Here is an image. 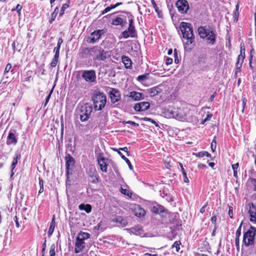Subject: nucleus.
I'll use <instances>...</instances> for the list:
<instances>
[{
	"instance_id": "4d7b16f0",
	"label": "nucleus",
	"mask_w": 256,
	"mask_h": 256,
	"mask_svg": "<svg viewBox=\"0 0 256 256\" xmlns=\"http://www.w3.org/2000/svg\"><path fill=\"white\" fill-rule=\"evenodd\" d=\"M242 111H244V108L246 106V103L247 102L246 98V97L242 96Z\"/></svg>"
},
{
	"instance_id": "a19ab883",
	"label": "nucleus",
	"mask_w": 256,
	"mask_h": 256,
	"mask_svg": "<svg viewBox=\"0 0 256 256\" xmlns=\"http://www.w3.org/2000/svg\"><path fill=\"white\" fill-rule=\"evenodd\" d=\"M56 246L54 244H52L50 246V248L49 252L50 256H56Z\"/></svg>"
},
{
	"instance_id": "de8ad7c7",
	"label": "nucleus",
	"mask_w": 256,
	"mask_h": 256,
	"mask_svg": "<svg viewBox=\"0 0 256 256\" xmlns=\"http://www.w3.org/2000/svg\"><path fill=\"white\" fill-rule=\"evenodd\" d=\"M148 74H142V75L138 76V78H137V80L138 81L144 80H146V79L147 75H148Z\"/></svg>"
},
{
	"instance_id": "c756f323",
	"label": "nucleus",
	"mask_w": 256,
	"mask_h": 256,
	"mask_svg": "<svg viewBox=\"0 0 256 256\" xmlns=\"http://www.w3.org/2000/svg\"><path fill=\"white\" fill-rule=\"evenodd\" d=\"M21 155L20 153H18L16 154V156L13 158L12 164H11V169L12 171L16 168L18 164V160H20Z\"/></svg>"
},
{
	"instance_id": "72a5a7b5",
	"label": "nucleus",
	"mask_w": 256,
	"mask_h": 256,
	"mask_svg": "<svg viewBox=\"0 0 256 256\" xmlns=\"http://www.w3.org/2000/svg\"><path fill=\"white\" fill-rule=\"evenodd\" d=\"M178 164L179 166H180V168H181V170H182V176H183V178H184V182H186V183H188L189 182V180L187 176V174H186V172L183 166V165L181 163V162H178Z\"/></svg>"
},
{
	"instance_id": "bb28decb",
	"label": "nucleus",
	"mask_w": 256,
	"mask_h": 256,
	"mask_svg": "<svg viewBox=\"0 0 256 256\" xmlns=\"http://www.w3.org/2000/svg\"><path fill=\"white\" fill-rule=\"evenodd\" d=\"M142 94L137 92H132L130 93L129 96L134 100H138L142 98Z\"/></svg>"
},
{
	"instance_id": "7ed1b4c3",
	"label": "nucleus",
	"mask_w": 256,
	"mask_h": 256,
	"mask_svg": "<svg viewBox=\"0 0 256 256\" xmlns=\"http://www.w3.org/2000/svg\"><path fill=\"white\" fill-rule=\"evenodd\" d=\"M94 108L96 110H100L106 106V96L103 92L96 91L92 96Z\"/></svg>"
},
{
	"instance_id": "f3484780",
	"label": "nucleus",
	"mask_w": 256,
	"mask_h": 256,
	"mask_svg": "<svg viewBox=\"0 0 256 256\" xmlns=\"http://www.w3.org/2000/svg\"><path fill=\"white\" fill-rule=\"evenodd\" d=\"M86 247V244L80 239L76 238L74 245V252L76 254L84 250Z\"/></svg>"
},
{
	"instance_id": "c9c22d12",
	"label": "nucleus",
	"mask_w": 256,
	"mask_h": 256,
	"mask_svg": "<svg viewBox=\"0 0 256 256\" xmlns=\"http://www.w3.org/2000/svg\"><path fill=\"white\" fill-rule=\"evenodd\" d=\"M118 154L121 156L122 158L124 160L128 166V167L130 170L132 169V166L130 161V160L126 158L120 152H118Z\"/></svg>"
},
{
	"instance_id": "ddd939ff",
	"label": "nucleus",
	"mask_w": 256,
	"mask_h": 256,
	"mask_svg": "<svg viewBox=\"0 0 256 256\" xmlns=\"http://www.w3.org/2000/svg\"><path fill=\"white\" fill-rule=\"evenodd\" d=\"M248 206L249 209L248 212L250 217V220L254 224H256V204L250 202L249 203Z\"/></svg>"
},
{
	"instance_id": "a211bd4d",
	"label": "nucleus",
	"mask_w": 256,
	"mask_h": 256,
	"mask_svg": "<svg viewBox=\"0 0 256 256\" xmlns=\"http://www.w3.org/2000/svg\"><path fill=\"white\" fill-rule=\"evenodd\" d=\"M88 176L90 178V182L92 183L96 184L98 182L99 177L95 168H90L88 172Z\"/></svg>"
},
{
	"instance_id": "dca6fc26",
	"label": "nucleus",
	"mask_w": 256,
	"mask_h": 256,
	"mask_svg": "<svg viewBox=\"0 0 256 256\" xmlns=\"http://www.w3.org/2000/svg\"><path fill=\"white\" fill-rule=\"evenodd\" d=\"M150 103L147 102H142L136 103L134 106V109L137 112H142L147 110L150 108Z\"/></svg>"
},
{
	"instance_id": "680f3d73",
	"label": "nucleus",
	"mask_w": 256,
	"mask_h": 256,
	"mask_svg": "<svg viewBox=\"0 0 256 256\" xmlns=\"http://www.w3.org/2000/svg\"><path fill=\"white\" fill-rule=\"evenodd\" d=\"M63 42V40L62 38H60L58 39V44L57 46L56 47V48H58V50H60L61 44Z\"/></svg>"
},
{
	"instance_id": "6ab92c4d",
	"label": "nucleus",
	"mask_w": 256,
	"mask_h": 256,
	"mask_svg": "<svg viewBox=\"0 0 256 256\" xmlns=\"http://www.w3.org/2000/svg\"><path fill=\"white\" fill-rule=\"evenodd\" d=\"M133 212L134 215L138 218H142L145 216L146 212L144 208H142L139 204L136 205L133 210Z\"/></svg>"
},
{
	"instance_id": "603ef678",
	"label": "nucleus",
	"mask_w": 256,
	"mask_h": 256,
	"mask_svg": "<svg viewBox=\"0 0 256 256\" xmlns=\"http://www.w3.org/2000/svg\"><path fill=\"white\" fill-rule=\"evenodd\" d=\"M174 62L178 64L179 62L176 49L174 50Z\"/></svg>"
},
{
	"instance_id": "b1692460",
	"label": "nucleus",
	"mask_w": 256,
	"mask_h": 256,
	"mask_svg": "<svg viewBox=\"0 0 256 256\" xmlns=\"http://www.w3.org/2000/svg\"><path fill=\"white\" fill-rule=\"evenodd\" d=\"M17 142L18 140L14 134L12 132H10L7 137L6 144L8 145L14 144H15L17 143Z\"/></svg>"
},
{
	"instance_id": "cd10ccee",
	"label": "nucleus",
	"mask_w": 256,
	"mask_h": 256,
	"mask_svg": "<svg viewBox=\"0 0 256 256\" xmlns=\"http://www.w3.org/2000/svg\"><path fill=\"white\" fill-rule=\"evenodd\" d=\"M90 236V234L88 232H80L76 238L83 242H84V240L89 238Z\"/></svg>"
},
{
	"instance_id": "2f4dec72",
	"label": "nucleus",
	"mask_w": 256,
	"mask_h": 256,
	"mask_svg": "<svg viewBox=\"0 0 256 256\" xmlns=\"http://www.w3.org/2000/svg\"><path fill=\"white\" fill-rule=\"evenodd\" d=\"M55 226H56L55 218H54V217L52 218V221L50 222L49 230H48V236H50L54 232Z\"/></svg>"
},
{
	"instance_id": "e433bc0d",
	"label": "nucleus",
	"mask_w": 256,
	"mask_h": 256,
	"mask_svg": "<svg viewBox=\"0 0 256 256\" xmlns=\"http://www.w3.org/2000/svg\"><path fill=\"white\" fill-rule=\"evenodd\" d=\"M152 6H153L155 10V11L158 14V18H161V16H162V12H160V10L159 8L157 6V5H156V3L155 2L154 0H152Z\"/></svg>"
},
{
	"instance_id": "c85d7f7f",
	"label": "nucleus",
	"mask_w": 256,
	"mask_h": 256,
	"mask_svg": "<svg viewBox=\"0 0 256 256\" xmlns=\"http://www.w3.org/2000/svg\"><path fill=\"white\" fill-rule=\"evenodd\" d=\"M78 208L80 210H84L87 213H90L92 211V207L90 204H82L79 205Z\"/></svg>"
},
{
	"instance_id": "412c9836",
	"label": "nucleus",
	"mask_w": 256,
	"mask_h": 256,
	"mask_svg": "<svg viewBox=\"0 0 256 256\" xmlns=\"http://www.w3.org/2000/svg\"><path fill=\"white\" fill-rule=\"evenodd\" d=\"M152 212L156 214L166 212V210L162 205L156 204L152 208Z\"/></svg>"
},
{
	"instance_id": "9d476101",
	"label": "nucleus",
	"mask_w": 256,
	"mask_h": 256,
	"mask_svg": "<svg viewBox=\"0 0 256 256\" xmlns=\"http://www.w3.org/2000/svg\"><path fill=\"white\" fill-rule=\"evenodd\" d=\"M176 6L178 12L181 14L186 13L189 8V5L186 0H178Z\"/></svg>"
},
{
	"instance_id": "3c124183",
	"label": "nucleus",
	"mask_w": 256,
	"mask_h": 256,
	"mask_svg": "<svg viewBox=\"0 0 256 256\" xmlns=\"http://www.w3.org/2000/svg\"><path fill=\"white\" fill-rule=\"evenodd\" d=\"M97 160L98 162L100 161L106 160V159L104 158L103 153H100L98 154L97 157Z\"/></svg>"
},
{
	"instance_id": "393cba45",
	"label": "nucleus",
	"mask_w": 256,
	"mask_h": 256,
	"mask_svg": "<svg viewBox=\"0 0 256 256\" xmlns=\"http://www.w3.org/2000/svg\"><path fill=\"white\" fill-rule=\"evenodd\" d=\"M173 114L174 117L179 120L182 121L185 119V116L180 110H178L176 112H174Z\"/></svg>"
},
{
	"instance_id": "79ce46f5",
	"label": "nucleus",
	"mask_w": 256,
	"mask_h": 256,
	"mask_svg": "<svg viewBox=\"0 0 256 256\" xmlns=\"http://www.w3.org/2000/svg\"><path fill=\"white\" fill-rule=\"evenodd\" d=\"M181 244V242L180 240L176 241L173 245L172 246V248H176V251L178 252L180 250V245Z\"/></svg>"
},
{
	"instance_id": "f704fd0d",
	"label": "nucleus",
	"mask_w": 256,
	"mask_h": 256,
	"mask_svg": "<svg viewBox=\"0 0 256 256\" xmlns=\"http://www.w3.org/2000/svg\"><path fill=\"white\" fill-rule=\"evenodd\" d=\"M196 156L200 158H204V156H206L208 158H211L212 156L210 154L206 151H203L199 152L198 154H196Z\"/></svg>"
},
{
	"instance_id": "8fccbe9b",
	"label": "nucleus",
	"mask_w": 256,
	"mask_h": 256,
	"mask_svg": "<svg viewBox=\"0 0 256 256\" xmlns=\"http://www.w3.org/2000/svg\"><path fill=\"white\" fill-rule=\"evenodd\" d=\"M122 123L124 124H132V126H136V127H138L139 126L138 124L134 122H132V121H130V120L124 121V122H122Z\"/></svg>"
},
{
	"instance_id": "20e7f679",
	"label": "nucleus",
	"mask_w": 256,
	"mask_h": 256,
	"mask_svg": "<svg viewBox=\"0 0 256 256\" xmlns=\"http://www.w3.org/2000/svg\"><path fill=\"white\" fill-rule=\"evenodd\" d=\"M128 27L123 31L120 34V38H128L129 37L135 38L137 36V32L134 24V16L128 12Z\"/></svg>"
},
{
	"instance_id": "6e6552de",
	"label": "nucleus",
	"mask_w": 256,
	"mask_h": 256,
	"mask_svg": "<svg viewBox=\"0 0 256 256\" xmlns=\"http://www.w3.org/2000/svg\"><path fill=\"white\" fill-rule=\"evenodd\" d=\"M104 32L105 31L103 29L94 30L90 34V36L86 38V42L89 44H95L98 42Z\"/></svg>"
},
{
	"instance_id": "052dcab7",
	"label": "nucleus",
	"mask_w": 256,
	"mask_h": 256,
	"mask_svg": "<svg viewBox=\"0 0 256 256\" xmlns=\"http://www.w3.org/2000/svg\"><path fill=\"white\" fill-rule=\"evenodd\" d=\"M63 42V40L62 38H60L58 39V44L57 46L56 47V48H58V50H60L61 44Z\"/></svg>"
},
{
	"instance_id": "9b49d317",
	"label": "nucleus",
	"mask_w": 256,
	"mask_h": 256,
	"mask_svg": "<svg viewBox=\"0 0 256 256\" xmlns=\"http://www.w3.org/2000/svg\"><path fill=\"white\" fill-rule=\"evenodd\" d=\"M110 90L108 92L111 102L114 104L121 98V94L118 90L110 88Z\"/></svg>"
},
{
	"instance_id": "69168bd1",
	"label": "nucleus",
	"mask_w": 256,
	"mask_h": 256,
	"mask_svg": "<svg viewBox=\"0 0 256 256\" xmlns=\"http://www.w3.org/2000/svg\"><path fill=\"white\" fill-rule=\"evenodd\" d=\"M14 222H16V228H19L20 226V224L18 221V218L16 216L14 218Z\"/></svg>"
},
{
	"instance_id": "7c9ffc66",
	"label": "nucleus",
	"mask_w": 256,
	"mask_h": 256,
	"mask_svg": "<svg viewBox=\"0 0 256 256\" xmlns=\"http://www.w3.org/2000/svg\"><path fill=\"white\" fill-rule=\"evenodd\" d=\"M17 67V66L16 65L14 66L13 68H12V64H10V63H8L6 68H5V69H4V75H6V74H8L10 71V72L12 73V74H14V70L15 68Z\"/></svg>"
},
{
	"instance_id": "f8f14e48",
	"label": "nucleus",
	"mask_w": 256,
	"mask_h": 256,
	"mask_svg": "<svg viewBox=\"0 0 256 256\" xmlns=\"http://www.w3.org/2000/svg\"><path fill=\"white\" fill-rule=\"evenodd\" d=\"M65 160L66 176L67 178H68L70 167L71 166H73L74 165L75 160L74 158L70 154H66Z\"/></svg>"
},
{
	"instance_id": "4c0bfd02",
	"label": "nucleus",
	"mask_w": 256,
	"mask_h": 256,
	"mask_svg": "<svg viewBox=\"0 0 256 256\" xmlns=\"http://www.w3.org/2000/svg\"><path fill=\"white\" fill-rule=\"evenodd\" d=\"M120 192L122 194L127 196L129 198H131L132 196V193L130 192L128 189L121 188Z\"/></svg>"
},
{
	"instance_id": "473e14b6",
	"label": "nucleus",
	"mask_w": 256,
	"mask_h": 256,
	"mask_svg": "<svg viewBox=\"0 0 256 256\" xmlns=\"http://www.w3.org/2000/svg\"><path fill=\"white\" fill-rule=\"evenodd\" d=\"M98 164L100 166V170L104 172H107L108 164L106 160L100 161L98 162Z\"/></svg>"
},
{
	"instance_id": "37998d69",
	"label": "nucleus",
	"mask_w": 256,
	"mask_h": 256,
	"mask_svg": "<svg viewBox=\"0 0 256 256\" xmlns=\"http://www.w3.org/2000/svg\"><path fill=\"white\" fill-rule=\"evenodd\" d=\"M172 161L170 158H167L164 161V166L167 169H170L172 167Z\"/></svg>"
},
{
	"instance_id": "13d9d810",
	"label": "nucleus",
	"mask_w": 256,
	"mask_h": 256,
	"mask_svg": "<svg viewBox=\"0 0 256 256\" xmlns=\"http://www.w3.org/2000/svg\"><path fill=\"white\" fill-rule=\"evenodd\" d=\"M57 15L53 14L52 12L51 14L50 18L48 20L50 24H52L55 20Z\"/></svg>"
},
{
	"instance_id": "f257e3e1",
	"label": "nucleus",
	"mask_w": 256,
	"mask_h": 256,
	"mask_svg": "<svg viewBox=\"0 0 256 256\" xmlns=\"http://www.w3.org/2000/svg\"><path fill=\"white\" fill-rule=\"evenodd\" d=\"M180 28L182 38L186 40L184 42V48L186 50L190 52L196 44L192 26L190 23L182 22L180 23Z\"/></svg>"
},
{
	"instance_id": "4468645a",
	"label": "nucleus",
	"mask_w": 256,
	"mask_h": 256,
	"mask_svg": "<svg viewBox=\"0 0 256 256\" xmlns=\"http://www.w3.org/2000/svg\"><path fill=\"white\" fill-rule=\"evenodd\" d=\"M130 233L136 236H143L144 235V232L142 227L140 225H136L128 230Z\"/></svg>"
},
{
	"instance_id": "e2e57ef3",
	"label": "nucleus",
	"mask_w": 256,
	"mask_h": 256,
	"mask_svg": "<svg viewBox=\"0 0 256 256\" xmlns=\"http://www.w3.org/2000/svg\"><path fill=\"white\" fill-rule=\"evenodd\" d=\"M172 58L166 57V65H169L172 64Z\"/></svg>"
},
{
	"instance_id": "774afa93",
	"label": "nucleus",
	"mask_w": 256,
	"mask_h": 256,
	"mask_svg": "<svg viewBox=\"0 0 256 256\" xmlns=\"http://www.w3.org/2000/svg\"><path fill=\"white\" fill-rule=\"evenodd\" d=\"M110 10H110V6H108L105 9H104L102 11L101 14H106V12H110Z\"/></svg>"
},
{
	"instance_id": "0eeeda50",
	"label": "nucleus",
	"mask_w": 256,
	"mask_h": 256,
	"mask_svg": "<svg viewBox=\"0 0 256 256\" xmlns=\"http://www.w3.org/2000/svg\"><path fill=\"white\" fill-rule=\"evenodd\" d=\"M256 233V228L251 226L250 229L244 234L242 242L246 246H248L254 244Z\"/></svg>"
},
{
	"instance_id": "864d4df0",
	"label": "nucleus",
	"mask_w": 256,
	"mask_h": 256,
	"mask_svg": "<svg viewBox=\"0 0 256 256\" xmlns=\"http://www.w3.org/2000/svg\"><path fill=\"white\" fill-rule=\"evenodd\" d=\"M232 211H233V208L232 206H228V216H230V218H233V212H232Z\"/></svg>"
},
{
	"instance_id": "a878e982",
	"label": "nucleus",
	"mask_w": 256,
	"mask_h": 256,
	"mask_svg": "<svg viewBox=\"0 0 256 256\" xmlns=\"http://www.w3.org/2000/svg\"><path fill=\"white\" fill-rule=\"evenodd\" d=\"M244 53L242 54V50H240V54L238 56L237 62L236 63V67L238 69H240L242 66L244 60Z\"/></svg>"
},
{
	"instance_id": "338daca9",
	"label": "nucleus",
	"mask_w": 256,
	"mask_h": 256,
	"mask_svg": "<svg viewBox=\"0 0 256 256\" xmlns=\"http://www.w3.org/2000/svg\"><path fill=\"white\" fill-rule=\"evenodd\" d=\"M239 166V164L238 162L232 164V168L233 170V171H237L238 168Z\"/></svg>"
},
{
	"instance_id": "4be33fe9",
	"label": "nucleus",
	"mask_w": 256,
	"mask_h": 256,
	"mask_svg": "<svg viewBox=\"0 0 256 256\" xmlns=\"http://www.w3.org/2000/svg\"><path fill=\"white\" fill-rule=\"evenodd\" d=\"M160 86L152 87L150 90V94L151 97L154 96L162 93V90Z\"/></svg>"
},
{
	"instance_id": "2eb2a0df",
	"label": "nucleus",
	"mask_w": 256,
	"mask_h": 256,
	"mask_svg": "<svg viewBox=\"0 0 256 256\" xmlns=\"http://www.w3.org/2000/svg\"><path fill=\"white\" fill-rule=\"evenodd\" d=\"M92 47H81L80 50L79 56L82 58H86L92 56Z\"/></svg>"
},
{
	"instance_id": "39448f33",
	"label": "nucleus",
	"mask_w": 256,
	"mask_h": 256,
	"mask_svg": "<svg viewBox=\"0 0 256 256\" xmlns=\"http://www.w3.org/2000/svg\"><path fill=\"white\" fill-rule=\"evenodd\" d=\"M108 52L102 47L96 45L92 46V56H94V60L104 61L108 58Z\"/></svg>"
},
{
	"instance_id": "c03bdc74",
	"label": "nucleus",
	"mask_w": 256,
	"mask_h": 256,
	"mask_svg": "<svg viewBox=\"0 0 256 256\" xmlns=\"http://www.w3.org/2000/svg\"><path fill=\"white\" fill-rule=\"evenodd\" d=\"M58 57H56V56H54V58H52V62L50 63V66L54 68L56 66L58 61Z\"/></svg>"
},
{
	"instance_id": "5fc2aeb1",
	"label": "nucleus",
	"mask_w": 256,
	"mask_h": 256,
	"mask_svg": "<svg viewBox=\"0 0 256 256\" xmlns=\"http://www.w3.org/2000/svg\"><path fill=\"white\" fill-rule=\"evenodd\" d=\"M208 206V202H206L200 210V212L203 214L205 212L206 207Z\"/></svg>"
},
{
	"instance_id": "09e8293b",
	"label": "nucleus",
	"mask_w": 256,
	"mask_h": 256,
	"mask_svg": "<svg viewBox=\"0 0 256 256\" xmlns=\"http://www.w3.org/2000/svg\"><path fill=\"white\" fill-rule=\"evenodd\" d=\"M53 88H54L51 90L50 91L48 95L47 96V97L46 98V102H45V103L44 104V107H45L47 105L49 100H50V98L51 96V95H52V94L53 92Z\"/></svg>"
},
{
	"instance_id": "f03ea898",
	"label": "nucleus",
	"mask_w": 256,
	"mask_h": 256,
	"mask_svg": "<svg viewBox=\"0 0 256 256\" xmlns=\"http://www.w3.org/2000/svg\"><path fill=\"white\" fill-rule=\"evenodd\" d=\"M198 33L200 37L202 38H206L208 43L211 45H214L216 42V33L212 28H206L204 26H200L198 28Z\"/></svg>"
},
{
	"instance_id": "ea45409f",
	"label": "nucleus",
	"mask_w": 256,
	"mask_h": 256,
	"mask_svg": "<svg viewBox=\"0 0 256 256\" xmlns=\"http://www.w3.org/2000/svg\"><path fill=\"white\" fill-rule=\"evenodd\" d=\"M141 120H144V121L150 122L152 124H154L156 126V127L158 126V124L155 120H152L150 118L144 117V118H141Z\"/></svg>"
},
{
	"instance_id": "423d86ee",
	"label": "nucleus",
	"mask_w": 256,
	"mask_h": 256,
	"mask_svg": "<svg viewBox=\"0 0 256 256\" xmlns=\"http://www.w3.org/2000/svg\"><path fill=\"white\" fill-rule=\"evenodd\" d=\"M92 112V104L86 103L82 106L80 108V117L82 122H86L90 118L91 114Z\"/></svg>"
},
{
	"instance_id": "0e129e2a",
	"label": "nucleus",
	"mask_w": 256,
	"mask_h": 256,
	"mask_svg": "<svg viewBox=\"0 0 256 256\" xmlns=\"http://www.w3.org/2000/svg\"><path fill=\"white\" fill-rule=\"evenodd\" d=\"M119 150H123V151L126 152L128 156H129L130 155V152L128 150L127 147L120 148Z\"/></svg>"
},
{
	"instance_id": "5701e85b",
	"label": "nucleus",
	"mask_w": 256,
	"mask_h": 256,
	"mask_svg": "<svg viewBox=\"0 0 256 256\" xmlns=\"http://www.w3.org/2000/svg\"><path fill=\"white\" fill-rule=\"evenodd\" d=\"M122 60L126 68L131 69L132 68V61L128 56H123Z\"/></svg>"
},
{
	"instance_id": "1a4fd4ad",
	"label": "nucleus",
	"mask_w": 256,
	"mask_h": 256,
	"mask_svg": "<svg viewBox=\"0 0 256 256\" xmlns=\"http://www.w3.org/2000/svg\"><path fill=\"white\" fill-rule=\"evenodd\" d=\"M82 77L87 82H94L96 80V72L94 70H84L82 74Z\"/></svg>"
},
{
	"instance_id": "aec40b11",
	"label": "nucleus",
	"mask_w": 256,
	"mask_h": 256,
	"mask_svg": "<svg viewBox=\"0 0 256 256\" xmlns=\"http://www.w3.org/2000/svg\"><path fill=\"white\" fill-rule=\"evenodd\" d=\"M126 24V19H124L119 16H116L112 20V24L114 26H120L122 28L125 26Z\"/></svg>"
},
{
	"instance_id": "49530a36",
	"label": "nucleus",
	"mask_w": 256,
	"mask_h": 256,
	"mask_svg": "<svg viewBox=\"0 0 256 256\" xmlns=\"http://www.w3.org/2000/svg\"><path fill=\"white\" fill-rule=\"evenodd\" d=\"M242 224V222H241L239 227L237 229L236 232V238H240L241 234V229Z\"/></svg>"
},
{
	"instance_id": "6e6d98bb",
	"label": "nucleus",
	"mask_w": 256,
	"mask_h": 256,
	"mask_svg": "<svg viewBox=\"0 0 256 256\" xmlns=\"http://www.w3.org/2000/svg\"><path fill=\"white\" fill-rule=\"evenodd\" d=\"M64 124L63 122H60V136L61 138H62L64 136Z\"/></svg>"
},
{
	"instance_id": "a18cd8bd",
	"label": "nucleus",
	"mask_w": 256,
	"mask_h": 256,
	"mask_svg": "<svg viewBox=\"0 0 256 256\" xmlns=\"http://www.w3.org/2000/svg\"><path fill=\"white\" fill-rule=\"evenodd\" d=\"M216 138L215 136L214 138V140H212V142H211V145H210V147H211L212 152H214L216 150Z\"/></svg>"
},
{
	"instance_id": "bf43d9fd",
	"label": "nucleus",
	"mask_w": 256,
	"mask_h": 256,
	"mask_svg": "<svg viewBox=\"0 0 256 256\" xmlns=\"http://www.w3.org/2000/svg\"><path fill=\"white\" fill-rule=\"evenodd\" d=\"M63 42V40L62 38H60L58 39V44L57 46L56 47V48H58V50H60L61 44Z\"/></svg>"
},
{
	"instance_id": "58836bf2",
	"label": "nucleus",
	"mask_w": 256,
	"mask_h": 256,
	"mask_svg": "<svg viewBox=\"0 0 256 256\" xmlns=\"http://www.w3.org/2000/svg\"><path fill=\"white\" fill-rule=\"evenodd\" d=\"M68 7H69V4H63L62 6V8H61L60 12V14H59V16H62L64 14L65 10L66 8H68Z\"/></svg>"
}]
</instances>
